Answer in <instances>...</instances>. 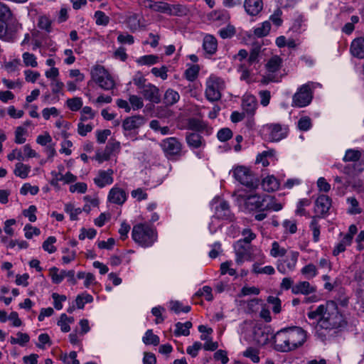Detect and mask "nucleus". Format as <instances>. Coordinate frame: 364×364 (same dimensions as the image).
<instances>
[{
  "label": "nucleus",
  "instance_id": "nucleus-1",
  "mask_svg": "<svg viewBox=\"0 0 364 364\" xmlns=\"http://www.w3.org/2000/svg\"><path fill=\"white\" fill-rule=\"evenodd\" d=\"M325 314L318 326L326 330L342 329L346 327L348 322L344 315L339 311L337 304L333 301L326 302Z\"/></svg>",
  "mask_w": 364,
  "mask_h": 364
},
{
  "label": "nucleus",
  "instance_id": "nucleus-2",
  "mask_svg": "<svg viewBox=\"0 0 364 364\" xmlns=\"http://www.w3.org/2000/svg\"><path fill=\"white\" fill-rule=\"evenodd\" d=\"M245 205L249 210L279 211L282 208V205L277 203L274 197L269 195L263 196L257 194L247 196L245 198Z\"/></svg>",
  "mask_w": 364,
  "mask_h": 364
},
{
  "label": "nucleus",
  "instance_id": "nucleus-3",
  "mask_svg": "<svg viewBox=\"0 0 364 364\" xmlns=\"http://www.w3.org/2000/svg\"><path fill=\"white\" fill-rule=\"evenodd\" d=\"M132 236L135 242L147 247L151 246L156 240L157 233L149 225L139 223L133 227Z\"/></svg>",
  "mask_w": 364,
  "mask_h": 364
},
{
  "label": "nucleus",
  "instance_id": "nucleus-4",
  "mask_svg": "<svg viewBox=\"0 0 364 364\" xmlns=\"http://www.w3.org/2000/svg\"><path fill=\"white\" fill-rule=\"evenodd\" d=\"M91 76L92 79L105 90H111L115 87L114 79L103 66H95L91 70Z\"/></svg>",
  "mask_w": 364,
  "mask_h": 364
},
{
  "label": "nucleus",
  "instance_id": "nucleus-5",
  "mask_svg": "<svg viewBox=\"0 0 364 364\" xmlns=\"http://www.w3.org/2000/svg\"><path fill=\"white\" fill-rule=\"evenodd\" d=\"M233 176L241 184L252 189L257 188L259 183V178L245 166L236 167L233 170Z\"/></svg>",
  "mask_w": 364,
  "mask_h": 364
},
{
  "label": "nucleus",
  "instance_id": "nucleus-6",
  "mask_svg": "<svg viewBox=\"0 0 364 364\" xmlns=\"http://www.w3.org/2000/svg\"><path fill=\"white\" fill-rule=\"evenodd\" d=\"M223 81L216 77H210L206 82L205 97L210 102H216L220 100V90L223 88Z\"/></svg>",
  "mask_w": 364,
  "mask_h": 364
},
{
  "label": "nucleus",
  "instance_id": "nucleus-7",
  "mask_svg": "<svg viewBox=\"0 0 364 364\" xmlns=\"http://www.w3.org/2000/svg\"><path fill=\"white\" fill-rule=\"evenodd\" d=\"M312 97V91L309 85H303L294 95L292 106L296 107H306L311 103Z\"/></svg>",
  "mask_w": 364,
  "mask_h": 364
},
{
  "label": "nucleus",
  "instance_id": "nucleus-8",
  "mask_svg": "<svg viewBox=\"0 0 364 364\" xmlns=\"http://www.w3.org/2000/svg\"><path fill=\"white\" fill-rule=\"evenodd\" d=\"M234 248L236 255L235 262L238 265L242 264L245 260L252 261L255 259L251 244H245L241 241H237L234 245Z\"/></svg>",
  "mask_w": 364,
  "mask_h": 364
},
{
  "label": "nucleus",
  "instance_id": "nucleus-9",
  "mask_svg": "<svg viewBox=\"0 0 364 364\" xmlns=\"http://www.w3.org/2000/svg\"><path fill=\"white\" fill-rule=\"evenodd\" d=\"M161 147L168 159L181 156L182 144L176 137L164 139L161 143Z\"/></svg>",
  "mask_w": 364,
  "mask_h": 364
},
{
  "label": "nucleus",
  "instance_id": "nucleus-10",
  "mask_svg": "<svg viewBox=\"0 0 364 364\" xmlns=\"http://www.w3.org/2000/svg\"><path fill=\"white\" fill-rule=\"evenodd\" d=\"M272 339L274 343V348L277 351L285 353L292 351L286 328L277 331L272 336Z\"/></svg>",
  "mask_w": 364,
  "mask_h": 364
},
{
  "label": "nucleus",
  "instance_id": "nucleus-11",
  "mask_svg": "<svg viewBox=\"0 0 364 364\" xmlns=\"http://www.w3.org/2000/svg\"><path fill=\"white\" fill-rule=\"evenodd\" d=\"M286 329L292 350H294L304 343L306 339V334L304 330L298 326L286 328Z\"/></svg>",
  "mask_w": 364,
  "mask_h": 364
},
{
  "label": "nucleus",
  "instance_id": "nucleus-12",
  "mask_svg": "<svg viewBox=\"0 0 364 364\" xmlns=\"http://www.w3.org/2000/svg\"><path fill=\"white\" fill-rule=\"evenodd\" d=\"M264 128L269 132V139L272 141H279L284 139L288 133V128L279 123L268 124Z\"/></svg>",
  "mask_w": 364,
  "mask_h": 364
},
{
  "label": "nucleus",
  "instance_id": "nucleus-13",
  "mask_svg": "<svg viewBox=\"0 0 364 364\" xmlns=\"http://www.w3.org/2000/svg\"><path fill=\"white\" fill-rule=\"evenodd\" d=\"M331 206V198L326 195H321L315 201L314 211L319 216H324L328 213Z\"/></svg>",
  "mask_w": 364,
  "mask_h": 364
},
{
  "label": "nucleus",
  "instance_id": "nucleus-14",
  "mask_svg": "<svg viewBox=\"0 0 364 364\" xmlns=\"http://www.w3.org/2000/svg\"><path fill=\"white\" fill-rule=\"evenodd\" d=\"M141 94L144 98L153 103L158 104L161 101L159 90L155 85L149 83L141 90Z\"/></svg>",
  "mask_w": 364,
  "mask_h": 364
},
{
  "label": "nucleus",
  "instance_id": "nucleus-15",
  "mask_svg": "<svg viewBox=\"0 0 364 364\" xmlns=\"http://www.w3.org/2000/svg\"><path fill=\"white\" fill-rule=\"evenodd\" d=\"M299 257L298 252H291L289 255L283 260V262L278 264L277 269L282 274H285L287 269L292 270L294 269Z\"/></svg>",
  "mask_w": 364,
  "mask_h": 364
},
{
  "label": "nucleus",
  "instance_id": "nucleus-16",
  "mask_svg": "<svg viewBox=\"0 0 364 364\" xmlns=\"http://www.w3.org/2000/svg\"><path fill=\"white\" fill-rule=\"evenodd\" d=\"M145 123V119L140 115H135L125 118L122 122L124 131H132L139 128Z\"/></svg>",
  "mask_w": 364,
  "mask_h": 364
},
{
  "label": "nucleus",
  "instance_id": "nucleus-17",
  "mask_svg": "<svg viewBox=\"0 0 364 364\" xmlns=\"http://www.w3.org/2000/svg\"><path fill=\"white\" fill-rule=\"evenodd\" d=\"M350 51L353 56L360 59L364 58V38H355L351 42Z\"/></svg>",
  "mask_w": 364,
  "mask_h": 364
},
{
  "label": "nucleus",
  "instance_id": "nucleus-18",
  "mask_svg": "<svg viewBox=\"0 0 364 364\" xmlns=\"http://www.w3.org/2000/svg\"><path fill=\"white\" fill-rule=\"evenodd\" d=\"M257 105V100L255 96L251 95H247L244 96L242 106L244 111L248 115L253 116L255 114Z\"/></svg>",
  "mask_w": 364,
  "mask_h": 364
},
{
  "label": "nucleus",
  "instance_id": "nucleus-19",
  "mask_svg": "<svg viewBox=\"0 0 364 364\" xmlns=\"http://www.w3.org/2000/svg\"><path fill=\"white\" fill-rule=\"evenodd\" d=\"M126 199L127 194L122 188H112L109 193L108 200L111 203L122 205L125 202Z\"/></svg>",
  "mask_w": 364,
  "mask_h": 364
},
{
  "label": "nucleus",
  "instance_id": "nucleus-20",
  "mask_svg": "<svg viewBox=\"0 0 364 364\" xmlns=\"http://www.w3.org/2000/svg\"><path fill=\"white\" fill-rule=\"evenodd\" d=\"M244 8L249 15L256 16L262 11L263 3L262 0H245Z\"/></svg>",
  "mask_w": 364,
  "mask_h": 364
},
{
  "label": "nucleus",
  "instance_id": "nucleus-21",
  "mask_svg": "<svg viewBox=\"0 0 364 364\" xmlns=\"http://www.w3.org/2000/svg\"><path fill=\"white\" fill-rule=\"evenodd\" d=\"M113 171L108 169L107 171H100L99 178L94 179L95 183L100 188H103L106 185L112 184L113 183V178L112 175Z\"/></svg>",
  "mask_w": 364,
  "mask_h": 364
},
{
  "label": "nucleus",
  "instance_id": "nucleus-22",
  "mask_svg": "<svg viewBox=\"0 0 364 364\" xmlns=\"http://www.w3.org/2000/svg\"><path fill=\"white\" fill-rule=\"evenodd\" d=\"M316 291V287L311 286L309 282H299L292 287L291 292L294 294H309Z\"/></svg>",
  "mask_w": 364,
  "mask_h": 364
},
{
  "label": "nucleus",
  "instance_id": "nucleus-23",
  "mask_svg": "<svg viewBox=\"0 0 364 364\" xmlns=\"http://www.w3.org/2000/svg\"><path fill=\"white\" fill-rule=\"evenodd\" d=\"M186 140L188 145L193 149H198L205 145L203 136L197 132L187 133Z\"/></svg>",
  "mask_w": 364,
  "mask_h": 364
},
{
  "label": "nucleus",
  "instance_id": "nucleus-24",
  "mask_svg": "<svg viewBox=\"0 0 364 364\" xmlns=\"http://www.w3.org/2000/svg\"><path fill=\"white\" fill-rule=\"evenodd\" d=\"M215 216L222 220H230L231 212L227 201L223 200L215 208Z\"/></svg>",
  "mask_w": 364,
  "mask_h": 364
},
{
  "label": "nucleus",
  "instance_id": "nucleus-25",
  "mask_svg": "<svg viewBox=\"0 0 364 364\" xmlns=\"http://www.w3.org/2000/svg\"><path fill=\"white\" fill-rule=\"evenodd\" d=\"M7 41L13 40L16 33L18 31L21 25L12 16L11 19L6 21Z\"/></svg>",
  "mask_w": 364,
  "mask_h": 364
},
{
  "label": "nucleus",
  "instance_id": "nucleus-26",
  "mask_svg": "<svg viewBox=\"0 0 364 364\" xmlns=\"http://www.w3.org/2000/svg\"><path fill=\"white\" fill-rule=\"evenodd\" d=\"M203 47L207 53L210 55L214 54L218 47L216 38L211 35L205 36L203 39Z\"/></svg>",
  "mask_w": 364,
  "mask_h": 364
},
{
  "label": "nucleus",
  "instance_id": "nucleus-27",
  "mask_svg": "<svg viewBox=\"0 0 364 364\" xmlns=\"http://www.w3.org/2000/svg\"><path fill=\"white\" fill-rule=\"evenodd\" d=\"M262 186L264 191L267 192H272L279 188V183L274 176H269L262 180Z\"/></svg>",
  "mask_w": 364,
  "mask_h": 364
},
{
  "label": "nucleus",
  "instance_id": "nucleus-28",
  "mask_svg": "<svg viewBox=\"0 0 364 364\" xmlns=\"http://www.w3.org/2000/svg\"><path fill=\"white\" fill-rule=\"evenodd\" d=\"M176 329L174 334L176 336H187L190 334V328L192 327V323L191 321H186V323L178 322L176 323Z\"/></svg>",
  "mask_w": 364,
  "mask_h": 364
},
{
  "label": "nucleus",
  "instance_id": "nucleus-29",
  "mask_svg": "<svg viewBox=\"0 0 364 364\" xmlns=\"http://www.w3.org/2000/svg\"><path fill=\"white\" fill-rule=\"evenodd\" d=\"M180 98L179 94L172 90V89H168L164 95V103L168 106H171L176 103Z\"/></svg>",
  "mask_w": 364,
  "mask_h": 364
},
{
  "label": "nucleus",
  "instance_id": "nucleus-30",
  "mask_svg": "<svg viewBox=\"0 0 364 364\" xmlns=\"http://www.w3.org/2000/svg\"><path fill=\"white\" fill-rule=\"evenodd\" d=\"M326 303L324 304L319 305L315 310L310 308V311L308 312L307 316L310 319H317L318 322L321 320L325 314Z\"/></svg>",
  "mask_w": 364,
  "mask_h": 364
},
{
  "label": "nucleus",
  "instance_id": "nucleus-31",
  "mask_svg": "<svg viewBox=\"0 0 364 364\" xmlns=\"http://www.w3.org/2000/svg\"><path fill=\"white\" fill-rule=\"evenodd\" d=\"M31 171V167L28 165L23 164L21 162H18L15 166L14 174L21 178H26L29 172Z\"/></svg>",
  "mask_w": 364,
  "mask_h": 364
},
{
  "label": "nucleus",
  "instance_id": "nucleus-32",
  "mask_svg": "<svg viewBox=\"0 0 364 364\" xmlns=\"http://www.w3.org/2000/svg\"><path fill=\"white\" fill-rule=\"evenodd\" d=\"M260 52L261 46L257 43L253 44L252 48L250 50L249 58L247 59L249 65H252L259 62V56Z\"/></svg>",
  "mask_w": 364,
  "mask_h": 364
},
{
  "label": "nucleus",
  "instance_id": "nucleus-33",
  "mask_svg": "<svg viewBox=\"0 0 364 364\" xmlns=\"http://www.w3.org/2000/svg\"><path fill=\"white\" fill-rule=\"evenodd\" d=\"M58 268L55 267L50 269V276L51 277L52 281L54 284H60L66 277L67 271L62 270L58 273Z\"/></svg>",
  "mask_w": 364,
  "mask_h": 364
},
{
  "label": "nucleus",
  "instance_id": "nucleus-34",
  "mask_svg": "<svg viewBox=\"0 0 364 364\" xmlns=\"http://www.w3.org/2000/svg\"><path fill=\"white\" fill-rule=\"evenodd\" d=\"M143 342L146 345L158 346L159 344L160 340L159 337L156 335H154L152 330L149 329L146 332L145 336L143 337Z\"/></svg>",
  "mask_w": 364,
  "mask_h": 364
},
{
  "label": "nucleus",
  "instance_id": "nucleus-35",
  "mask_svg": "<svg viewBox=\"0 0 364 364\" xmlns=\"http://www.w3.org/2000/svg\"><path fill=\"white\" fill-rule=\"evenodd\" d=\"M120 147V144L119 141H109L103 153V159L105 160H108L110 157V155L117 149H119Z\"/></svg>",
  "mask_w": 364,
  "mask_h": 364
},
{
  "label": "nucleus",
  "instance_id": "nucleus-36",
  "mask_svg": "<svg viewBox=\"0 0 364 364\" xmlns=\"http://www.w3.org/2000/svg\"><path fill=\"white\" fill-rule=\"evenodd\" d=\"M271 28V24L269 21H264L262 23V26L255 28L254 33L256 36L262 38L269 34Z\"/></svg>",
  "mask_w": 364,
  "mask_h": 364
},
{
  "label": "nucleus",
  "instance_id": "nucleus-37",
  "mask_svg": "<svg viewBox=\"0 0 364 364\" xmlns=\"http://www.w3.org/2000/svg\"><path fill=\"white\" fill-rule=\"evenodd\" d=\"M199 66L198 65H193L189 68L186 69L185 71V77L186 78L191 82L194 81L199 73Z\"/></svg>",
  "mask_w": 364,
  "mask_h": 364
},
{
  "label": "nucleus",
  "instance_id": "nucleus-38",
  "mask_svg": "<svg viewBox=\"0 0 364 364\" xmlns=\"http://www.w3.org/2000/svg\"><path fill=\"white\" fill-rule=\"evenodd\" d=\"M243 356L250 358L253 363L259 362V350L255 348L249 347L242 353Z\"/></svg>",
  "mask_w": 364,
  "mask_h": 364
},
{
  "label": "nucleus",
  "instance_id": "nucleus-39",
  "mask_svg": "<svg viewBox=\"0 0 364 364\" xmlns=\"http://www.w3.org/2000/svg\"><path fill=\"white\" fill-rule=\"evenodd\" d=\"M149 8L157 12L167 14L170 13L169 4L165 2H154V4L149 5Z\"/></svg>",
  "mask_w": 364,
  "mask_h": 364
},
{
  "label": "nucleus",
  "instance_id": "nucleus-40",
  "mask_svg": "<svg viewBox=\"0 0 364 364\" xmlns=\"http://www.w3.org/2000/svg\"><path fill=\"white\" fill-rule=\"evenodd\" d=\"M170 13L169 15L173 16H183L186 15L188 9L186 6L181 4H169Z\"/></svg>",
  "mask_w": 364,
  "mask_h": 364
},
{
  "label": "nucleus",
  "instance_id": "nucleus-41",
  "mask_svg": "<svg viewBox=\"0 0 364 364\" xmlns=\"http://www.w3.org/2000/svg\"><path fill=\"white\" fill-rule=\"evenodd\" d=\"M282 63V59L279 56H274L269 59L267 64V69L269 72L274 73L277 71Z\"/></svg>",
  "mask_w": 364,
  "mask_h": 364
},
{
  "label": "nucleus",
  "instance_id": "nucleus-42",
  "mask_svg": "<svg viewBox=\"0 0 364 364\" xmlns=\"http://www.w3.org/2000/svg\"><path fill=\"white\" fill-rule=\"evenodd\" d=\"M361 157V152L358 150L348 149L343 159L344 161H357Z\"/></svg>",
  "mask_w": 364,
  "mask_h": 364
},
{
  "label": "nucleus",
  "instance_id": "nucleus-43",
  "mask_svg": "<svg viewBox=\"0 0 364 364\" xmlns=\"http://www.w3.org/2000/svg\"><path fill=\"white\" fill-rule=\"evenodd\" d=\"M13 13L10 8L5 4L0 2V20L7 21L11 19Z\"/></svg>",
  "mask_w": 364,
  "mask_h": 364
},
{
  "label": "nucleus",
  "instance_id": "nucleus-44",
  "mask_svg": "<svg viewBox=\"0 0 364 364\" xmlns=\"http://www.w3.org/2000/svg\"><path fill=\"white\" fill-rule=\"evenodd\" d=\"M347 201L351 205L348 210V213L357 215L362 213V209L359 207V203L355 197L348 198Z\"/></svg>",
  "mask_w": 364,
  "mask_h": 364
},
{
  "label": "nucleus",
  "instance_id": "nucleus-45",
  "mask_svg": "<svg viewBox=\"0 0 364 364\" xmlns=\"http://www.w3.org/2000/svg\"><path fill=\"white\" fill-rule=\"evenodd\" d=\"M255 338L257 343L262 346L267 344L269 340L268 333L262 329L255 332Z\"/></svg>",
  "mask_w": 364,
  "mask_h": 364
},
{
  "label": "nucleus",
  "instance_id": "nucleus-46",
  "mask_svg": "<svg viewBox=\"0 0 364 364\" xmlns=\"http://www.w3.org/2000/svg\"><path fill=\"white\" fill-rule=\"evenodd\" d=\"M66 104L70 110L76 112L82 107V101L80 97H73L67 100Z\"/></svg>",
  "mask_w": 364,
  "mask_h": 364
},
{
  "label": "nucleus",
  "instance_id": "nucleus-47",
  "mask_svg": "<svg viewBox=\"0 0 364 364\" xmlns=\"http://www.w3.org/2000/svg\"><path fill=\"white\" fill-rule=\"evenodd\" d=\"M233 136V133L232 130L229 128H222L220 129L217 134V137L219 141L222 142L227 141L230 139Z\"/></svg>",
  "mask_w": 364,
  "mask_h": 364
},
{
  "label": "nucleus",
  "instance_id": "nucleus-48",
  "mask_svg": "<svg viewBox=\"0 0 364 364\" xmlns=\"http://www.w3.org/2000/svg\"><path fill=\"white\" fill-rule=\"evenodd\" d=\"M56 242V238L53 236H50L43 243V249L48 253H53L56 251V247L53 244Z\"/></svg>",
  "mask_w": 364,
  "mask_h": 364
},
{
  "label": "nucleus",
  "instance_id": "nucleus-49",
  "mask_svg": "<svg viewBox=\"0 0 364 364\" xmlns=\"http://www.w3.org/2000/svg\"><path fill=\"white\" fill-rule=\"evenodd\" d=\"M241 234L243 238L239 240L238 241H241L242 242V243L245 244H250V242L256 237V235L250 228L243 229L242 231L241 232Z\"/></svg>",
  "mask_w": 364,
  "mask_h": 364
},
{
  "label": "nucleus",
  "instance_id": "nucleus-50",
  "mask_svg": "<svg viewBox=\"0 0 364 364\" xmlns=\"http://www.w3.org/2000/svg\"><path fill=\"white\" fill-rule=\"evenodd\" d=\"M253 272L256 274H266L268 275H272L274 274V269L272 266H266L264 267H260L259 264L255 263L252 266Z\"/></svg>",
  "mask_w": 364,
  "mask_h": 364
},
{
  "label": "nucleus",
  "instance_id": "nucleus-51",
  "mask_svg": "<svg viewBox=\"0 0 364 364\" xmlns=\"http://www.w3.org/2000/svg\"><path fill=\"white\" fill-rule=\"evenodd\" d=\"M188 127L190 129L199 132L205 129V124L200 119L192 118L188 121Z\"/></svg>",
  "mask_w": 364,
  "mask_h": 364
},
{
  "label": "nucleus",
  "instance_id": "nucleus-52",
  "mask_svg": "<svg viewBox=\"0 0 364 364\" xmlns=\"http://www.w3.org/2000/svg\"><path fill=\"white\" fill-rule=\"evenodd\" d=\"M298 128L301 131H308L312 126L311 119L309 117H302L298 121Z\"/></svg>",
  "mask_w": 364,
  "mask_h": 364
},
{
  "label": "nucleus",
  "instance_id": "nucleus-53",
  "mask_svg": "<svg viewBox=\"0 0 364 364\" xmlns=\"http://www.w3.org/2000/svg\"><path fill=\"white\" fill-rule=\"evenodd\" d=\"M267 302L269 304H271L272 306V311L274 314H279L281 312L282 308H281V300L274 296H269L267 299Z\"/></svg>",
  "mask_w": 364,
  "mask_h": 364
},
{
  "label": "nucleus",
  "instance_id": "nucleus-54",
  "mask_svg": "<svg viewBox=\"0 0 364 364\" xmlns=\"http://www.w3.org/2000/svg\"><path fill=\"white\" fill-rule=\"evenodd\" d=\"M96 24L100 26H107L109 22V18L103 11H97L95 13Z\"/></svg>",
  "mask_w": 364,
  "mask_h": 364
},
{
  "label": "nucleus",
  "instance_id": "nucleus-55",
  "mask_svg": "<svg viewBox=\"0 0 364 364\" xmlns=\"http://www.w3.org/2000/svg\"><path fill=\"white\" fill-rule=\"evenodd\" d=\"M287 253V250L284 248L280 247L279 243L277 242H274L272 245V249L270 251V254L272 257H282L284 256Z\"/></svg>",
  "mask_w": 364,
  "mask_h": 364
},
{
  "label": "nucleus",
  "instance_id": "nucleus-56",
  "mask_svg": "<svg viewBox=\"0 0 364 364\" xmlns=\"http://www.w3.org/2000/svg\"><path fill=\"white\" fill-rule=\"evenodd\" d=\"M159 57L154 55H147L141 57L137 62L141 65H151L157 63Z\"/></svg>",
  "mask_w": 364,
  "mask_h": 364
},
{
  "label": "nucleus",
  "instance_id": "nucleus-57",
  "mask_svg": "<svg viewBox=\"0 0 364 364\" xmlns=\"http://www.w3.org/2000/svg\"><path fill=\"white\" fill-rule=\"evenodd\" d=\"M38 26L49 33L51 31V21L46 16H40Z\"/></svg>",
  "mask_w": 364,
  "mask_h": 364
},
{
  "label": "nucleus",
  "instance_id": "nucleus-58",
  "mask_svg": "<svg viewBox=\"0 0 364 364\" xmlns=\"http://www.w3.org/2000/svg\"><path fill=\"white\" fill-rule=\"evenodd\" d=\"M23 60L24 64L26 66H31L33 68H36L38 65L36 58L33 54L29 53L28 52L24 53L23 54Z\"/></svg>",
  "mask_w": 364,
  "mask_h": 364
},
{
  "label": "nucleus",
  "instance_id": "nucleus-59",
  "mask_svg": "<svg viewBox=\"0 0 364 364\" xmlns=\"http://www.w3.org/2000/svg\"><path fill=\"white\" fill-rule=\"evenodd\" d=\"M220 36L223 38H231L235 34V28L232 25H228L219 31Z\"/></svg>",
  "mask_w": 364,
  "mask_h": 364
},
{
  "label": "nucleus",
  "instance_id": "nucleus-60",
  "mask_svg": "<svg viewBox=\"0 0 364 364\" xmlns=\"http://www.w3.org/2000/svg\"><path fill=\"white\" fill-rule=\"evenodd\" d=\"M310 228L313 232L314 241L318 242L319 240V235H320V225H318L315 217L313 218V219L311 222Z\"/></svg>",
  "mask_w": 364,
  "mask_h": 364
},
{
  "label": "nucleus",
  "instance_id": "nucleus-61",
  "mask_svg": "<svg viewBox=\"0 0 364 364\" xmlns=\"http://www.w3.org/2000/svg\"><path fill=\"white\" fill-rule=\"evenodd\" d=\"M129 101L132 105V107L134 110H137L143 107L144 102L141 97L137 95H130L129 98Z\"/></svg>",
  "mask_w": 364,
  "mask_h": 364
},
{
  "label": "nucleus",
  "instance_id": "nucleus-62",
  "mask_svg": "<svg viewBox=\"0 0 364 364\" xmlns=\"http://www.w3.org/2000/svg\"><path fill=\"white\" fill-rule=\"evenodd\" d=\"M39 191V188L36 186H31L30 183H25L21 188L20 193L22 195H26L30 193L31 195H36Z\"/></svg>",
  "mask_w": 364,
  "mask_h": 364
},
{
  "label": "nucleus",
  "instance_id": "nucleus-63",
  "mask_svg": "<svg viewBox=\"0 0 364 364\" xmlns=\"http://www.w3.org/2000/svg\"><path fill=\"white\" fill-rule=\"evenodd\" d=\"M25 232V237L27 239H31L33 235H39L41 234V231L38 228L36 227H33L30 224H26L24 227Z\"/></svg>",
  "mask_w": 364,
  "mask_h": 364
},
{
  "label": "nucleus",
  "instance_id": "nucleus-64",
  "mask_svg": "<svg viewBox=\"0 0 364 364\" xmlns=\"http://www.w3.org/2000/svg\"><path fill=\"white\" fill-rule=\"evenodd\" d=\"M301 273L312 278L317 274V269L314 264H309L302 268Z\"/></svg>",
  "mask_w": 364,
  "mask_h": 364
}]
</instances>
